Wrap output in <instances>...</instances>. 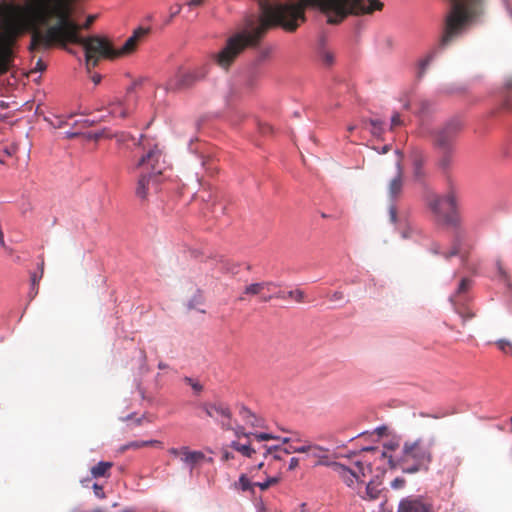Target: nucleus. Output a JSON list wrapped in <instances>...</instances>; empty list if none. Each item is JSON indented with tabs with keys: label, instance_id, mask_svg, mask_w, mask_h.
I'll use <instances>...</instances> for the list:
<instances>
[{
	"label": "nucleus",
	"instance_id": "obj_18",
	"mask_svg": "<svg viewBox=\"0 0 512 512\" xmlns=\"http://www.w3.org/2000/svg\"><path fill=\"white\" fill-rule=\"evenodd\" d=\"M285 448L280 446H273V447H266L263 446V457L265 459H269V464H271L273 461L275 462H281L284 459V456L287 454H284Z\"/></svg>",
	"mask_w": 512,
	"mask_h": 512
},
{
	"label": "nucleus",
	"instance_id": "obj_35",
	"mask_svg": "<svg viewBox=\"0 0 512 512\" xmlns=\"http://www.w3.org/2000/svg\"><path fill=\"white\" fill-rule=\"evenodd\" d=\"M241 414L252 426H257L256 422L254 421L255 416L251 413L250 410L243 408Z\"/></svg>",
	"mask_w": 512,
	"mask_h": 512
},
{
	"label": "nucleus",
	"instance_id": "obj_38",
	"mask_svg": "<svg viewBox=\"0 0 512 512\" xmlns=\"http://www.w3.org/2000/svg\"><path fill=\"white\" fill-rule=\"evenodd\" d=\"M322 59L326 65H331L334 61V56L330 52H324L322 55Z\"/></svg>",
	"mask_w": 512,
	"mask_h": 512
},
{
	"label": "nucleus",
	"instance_id": "obj_5",
	"mask_svg": "<svg viewBox=\"0 0 512 512\" xmlns=\"http://www.w3.org/2000/svg\"><path fill=\"white\" fill-rule=\"evenodd\" d=\"M207 417L213 419L223 430L233 429L232 411L228 404L222 401H204L197 405Z\"/></svg>",
	"mask_w": 512,
	"mask_h": 512
},
{
	"label": "nucleus",
	"instance_id": "obj_62",
	"mask_svg": "<svg viewBox=\"0 0 512 512\" xmlns=\"http://www.w3.org/2000/svg\"><path fill=\"white\" fill-rule=\"evenodd\" d=\"M136 424H137V425H140V424H141V419H140V418L136 420Z\"/></svg>",
	"mask_w": 512,
	"mask_h": 512
},
{
	"label": "nucleus",
	"instance_id": "obj_1",
	"mask_svg": "<svg viewBox=\"0 0 512 512\" xmlns=\"http://www.w3.org/2000/svg\"><path fill=\"white\" fill-rule=\"evenodd\" d=\"M451 9L445 17L441 36L437 44L418 63V76L422 77L432 60L465 30L468 23L481 15L485 0H449ZM260 13L246 19L245 29L227 40L219 52L217 62L228 68L235 58L246 48L255 47L272 28L281 26L288 32L295 31L305 20V8H318L327 16L329 24H339L349 15L372 14L381 11L384 4L380 0H299L297 3H273L271 0H258Z\"/></svg>",
	"mask_w": 512,
	"mask_h": 512
},
{
	"label": "nucleus",
	"instance_id": "obj_51",
	"mask_svg": "<svg viewBox=\"0 0 512 512\" xmlns=\"http://www.w3.org/2000/svg\"><path fill=\"white\" fill-rule=\"evenodd\" d=\"M92 81L95 83V84H99L100 81H101V75L99 74H95L92 76Z\"/></svg>",
	"mask_w": 512,
	"mask_h": 512
},
{
	"label": "nucleus",
	"instance_id": "obj_4",
	"mask_svg": "<svg viewBox=\"0 0 512 512\" xmlns=\"http://www.w3.org/2000/svg\"><path fill=\"white\" fill-rule=\"evenodd\" d=\"M207 75L205 66L195 68L193 70H184L180 68L165 83V89L171 92H177L193 87L197 82L201 81Z\"/></svg>",
	"mask_w": 512,
	"mask_h": 512
},
{
	"label": "nucleus",
	"instance_id": "obj_32",
	"mask_svg": "<svg viewBox=\"0 0 512 512\" xmlns=\"http://www.w3.org/2000/svg\"><path fill=\"white\" fill-rule=\"evenodd\" d=\"M287 296L298 303H303L305 301V293L300 289L289 291Z\"/></svg>",
	"mask_w": 512,
	"mask_h": 512
},
{
	"label": "nucleus",
	"instance_id": "obj_59",
	"mask_svg": "<svg viewBox=\"0 0 512 512\" xmlns=\"http://www.w3.org/2000/svg\"><path fill=\"white\" fill-rule=\"evenodd\" d=\"M354 129H355V126H349V127H348V131H349V132H352Z\"/></svg>",
	"mask_w": 512,
	"mask_h": 512
},
{
	"label": "nucleus",
	"instance_id": "obj_15",
	"mask_svg": "<svg viewBox=\"0 0 512 512\" xmlns=\"http://www.w3.org/2000/svg\"><path fill=\"white\" fill-rule=\"evenodd\" d=\"M307 454H309V456H311L317 460L316 465H323V466L331 467V464L333 463L330 461V458H329V449L325 448L323 446L309 443V449H308Z\"/></svg>",
	"mask_w": 512,
	"mask_h": 512
},
{
	"label": "nucleus",
	"instance_id": "obj_43",
	"mask_svg": "<svg viewBox=\"0 0 512 512\" xmlns=\"http://www.w3.org/2000/svg\"><path fill=\"white\" fill-rule=\"evenodd\" d=\"M299 465V459L296 457H292L289 462V470H294Z\"/></svg>",
	"mask_w": 512,
	"mask_h": 512
},
{
	"label": "nucleus",
	"instance_id": "obj_11",
	"mask_svg": "<svg viewBox=\"0 0 512 512\" xmlns=\"http://www.w3.org/2000/svg\"><path fill=\"white\" fill-rule=\"evenodd\" d=\"M273 288H277V285L273 282H258V283H252L245 287L243 294L244 295H252V296H259L260 301L262 302H269L272 300V295L266 294L265 291H272Z\"/></svg>",
	"mask_w": 512,
	"mask_h": 512
},
{
	"label": "nucleus",
	"instance_id": "obj_2",
	"mask_svg": "<svg viewBox=\"0 0 512 512\" xmlns=\"http://www.w3.org/2000/svg\"><path fill=\"white\" fill-rule=\"evenodd\" d=\"M435 444L434 437L427 440L417 438L406 440L399 453L387 455L382 453L391 468L400 467L405 473H417L427 471L433 460L432 448Z\"/></svg>",
	"mask_w": 512,
	"mask_h": 512
},
{
	"label": "nucleus",
	"instance_id": "obj_31",
	"mask_svg": "<svg viewBox=\"0 0 512 512\" xmlns=\"http://www.w3.org/2000/svg\"><path fill=\"white\" fill-rule=\"evenodd\" d=\"M309 443L305 442L303 445L296 446L293 444H290L288 447H285L284 454H291V453H307L309 449Z\"/></svg>",
	"mask_w": 512,
	"mask_h": 512
},
{
	"label": "nucleus",
	"instance_id": "obj_26",
	"mask_svg": "<svg viewBox=\"0 0 512 512\" xmlns=\"http://www.w3.org/2000/svg\"><path fill=\"white\" fill-rule=\"evenodd\" d=\"M424 161L421 156H416L413 160V174L416 180L423 179L425 173L423 170Z\"/></svg>",
	"mask_w": 512,
	"mask_h": 512
},
{
	"label": "nucleus",
	"instance_id": "obj_46",
	"mask_svg": "<svg viewBox=\"0 0 512 512\" xmlns=\"http://www.w3.org/2000/svg\"><path fill=\"white\" fill-rule=\"evenodd\" d=\"M36 69H37L38 71H43V70H45V69H46V66H45V64L43 63V61H42L41 59H39V60L37 61V63H36Z\"/></svg>",
	"mask_w": 512,
	"mask_h": 512
},
{
	"label": "nucleus",
	"instance_id": "obj_27",
	"mask_svg": "<svg viewBox=\"0 0 512 512\" xmlns=\"http://www.w3.org/2000/svg\"><path fill=\"white\" fill-rule=\"evenodd\" d=\"M280 480H281V473L279 472L278 474H276L274 476L267 477V479L264 482H255V486L259 487L260 490L265 491L268 488H270L271 486L278 484L280 482Z\"/></svg>",
	"mask_w": 512,
	"mask_h": 512
},
{
	"label": "nucleus",
	"instance_id": "obj_39",
	"mask_svg": "<svg viewBox=\"0 0 512 512\" xmlns=\"http://www.w3.org/2000/svg\"><path fill=\"white\" fill-rule=\"evenodd\" d=\"M401 124H402V121L400 118V114L395 113L391 118V128L393 129L394 127L399 126Z\"/></svg>",
	"mask_w": 512,
	"mask_h": 512
},
{
	"label": "nucleus",
	"instance_id": "obj_10",
	"mask_svg": "<svg viewBox=\"0 0 512 512\" xmlns=\"http://www.w3.org/2000/svg\"><path fill=\"white\" fill-rule=\"evenodd\" d=\"M169 453L175 457H180V460L186 466H188L191 471L196 465H198L201 461L205 459V455L203 452L192 451L186 446L180 448H170Z\"/></svg>",
	"mask_w": 512,
	"mask_h": 512
},
{
	"label": "nucleus",
	"instance_id": "obj_57",
	"mask_svg": "<svg viewBox=\"0 0 512 512\" xmlns=\"http://www.w3.org/2000/svg\"><path fill=\"white\" fill-rule=\"evenodd\" d=\"M290 441H293L291 438H284L283 443H289Z\"/></svg>",
	"mask_w": 512,
	"mask_h": 512
},
{
	"label": "nucleus",
	"instance_id": "obj_40",
	"mask_svg": "<svg viewBox=\"0 0 512 512\" xmlns=\"http://www.w3.org/2000/svg\"><path fill=\"white\" fill-rule=\"evenodd\" d=\"M389 216L390 220L395 223L397 220V209L394 205H391L389 208Z\"/></svg>",
	"mask_w": 512,
	"mask_h": 512
},
{
	"label": "nucleus",
	"instance_id": "obj_20",
	"mask_svg": "<svg viewBox=\"0 0 512 512\" xmlns=\"http://www.w3.org/2000/svg\"><path fill=\"white\" fill-rule=\"evenodd\" d=\"M255 482H251L246 474H241L239 479L231 484V489L235 491H250L254 493Z\"/></svg>",
	"mask_w": 512,
	"mask_h": 512
},
{
	"label": "nucleus",
	"instance_id": "obj_60",
	"mask_svg": "<svg viewBox=\"0 0 512 512\" xmlns=\"http://www.w3.org/2000/svg\"><path fill=\"white\" fill-rule=\"evenodd\" d=\"M275 289L276 288H273L272 291H265V292H266V294H273Z\"/></svg>",
	"mask_w": 512,
	"mask_h": 512
},
{
	"label": "nucleus",
	"instance_id": "obj_56",
	"mask_svg": "<svg viewBox=\"0 0 512 512\" xmlns=\"http://www.w3.org/2000/svg\"><path fill=\"white\" fill-rule=\"evenodd\" d=\"M384 430H386V428H385V427H381V428H378V429H377V431H378V433H379V434H382Z\"/></svg>",
	"mask_w": 512,
	"mask_h": 512
},
{
	"label": "nucleus",
	"instance_id": "obj_19",
	"mask_svg": "<svg viewBox=\"0 0 512 512\" xmlns=\"http://www.w3.org/2000/svg\"><path fill=\"white\" fill-rule=\"evenodd\" d=\"M353 471L355 478L360 483H364V479L372 473V467L370 464L364 463L362 461H356L353 463L352 467H350Z\"/></svg>",
	"mask_w": 512,
	"mask_h": 512
},
{
	"label": "nucleus",
	"instance_id": "obj_16",
	"mask_svg": "<svg viewBox=\"0 0 512 512\" xmlns=\"http://www.w3.org/2000/svg\"><path fill=\"white\" fill-rule=\"evenodd\" d=\"M396 167L397 175L389 182L388 185V194L391 199H396L400 196L404 184L403 168L400 161L397 162Z\"/></svg>",
	"mask_w": 512,
	"mask_h": 512
},
{
	"label": "nucleus",
	"instance_id": "obj_34",
	"mask_svg": "<svg viewBox=\"0 0 512 512\" xmlns=\"http://www.w3.org/2000/svg\"><path fill=\"white\" fill-rule=\"evenodd\" d=\"M39 268H40V275H39V276H37V274H36V273H33V274L31 275V284H32V286H33V287H34L36 284H39V281H40V279H41V278H42V276H43V273H44V261H43V260H42V262L40 263Z\"/></svg>",
	"mask_w": 512,
	"mask_h": 512
},
{
	"label": "nucleus",
	"instance_id": "obj_45",
	"mask_svg": "<svg viewBox=\"0 0 512 512\" xmlns=\"http://www.w3.org/2000/svg\"><path fill=\"white\" fill-rule=\"evenodd\" d=\"M234 432H235V435L237 437H240V436H247V434L244 432V428L242 426H238L236 428L233 427Z\"/></svg>",
	"mask_w": 512,
	"mask_h": 512
},
{
	"label": "nucleus",
	"instance_id": "obj_63",
	"mask_svg": "<svg viewBox=\"0 0 512 512\" xmlns=\"http://www.w3.org/2000/svg\"><path fill=\"white\" fill-rule=\"evenodd\" d=\"M76 135H77L76 133H72V134H68V137H74Z\"/></svg>",
	"mask_w": 512,
	"mask_h": 512
},
{
	"label": "nucleus",
	"instance_id": "obj_48",
	"mask_svg": "<svg viewBox=\"0 0 512 512\" xmlns=\"http://www.w3.org/2000/svg\"><path fill=\"white\" fill-rule=\"evenodd\" d=\"M261 132H262L263 134L270 133V132H272V127H271L270 125H268V124H265V125H263V126L261 127Z\"/></svg>",
	"mask_w": 512,
	"mask_h": 512
},
{
	"label": "nucleus",
	"instance_id": "obj_29",
	"mask_svg": "<svg viewBox=\"0 0 512 512\" xmlns=\"http://www.w3.org/2000/svg\"><path fill=\"white\" fill-rule=\"evenodd\" d=\"M183 381L185 384L192 388L193 393L196 396H199L204 390V386L198 380L186 376L184 377Z\"/></svg>",
	"mask_w": 512,
	"mask_h": 512
},
{
	"label": "nucleus",
	"instance_id": "obj_24",
	"mask_svg": "<svg viewBox=\"0 0 512 512\" xmlns=\"http://www.w3.org/2000/svg\"><path fill=\"white\" fill-rule=\"evenodd\" d=\"M231 447L240 452L242 455L246 456V457H249L251 458L253 456V454L256 453V450L254 448H252L250 445L248 444H241L239 442H236V441H233L231 443Z\"/></svg>",
	"mask_w": 512,
	"mask_h": 512
},
{
	"label": "nucleus",
	"instance_id": "obj_23",
	"mask_svg": "<svg viewBox=\"0 0 512 512\" xmlns=\"http://www.w3.org/2000/svg\"><path fill=\"white\" fill-rule=\"evenodd\" d=\"M161 445V442L158 440H148V441H132L128 444L122 446L121 451H125L128 449H140L148 446Z\"/></svg>",
	"mask_w": 512,
	"mask_h": 512
},
{
	"label": "nucleus",
	"instance_id": "obj_17",
	"mask_svg": "<svg viewBox=\"0 0 512 512\" xmlns=\"http://www.w3.org/2000/svg\"><path fill=\"white\" fill-rule=\"evenodd\" d=\"M332 469L338 475V477L349 487H354L355 484H359L355 475L350 467H346L345 465L333 462L331 464Z\"/></svg>",
	"mask_w": 512,
	"mask_h": 512
},
{
	"label": "nucleus",
	"instance_id": "obj_50",
	"mask_svg": "<svg viewBox=\"0 0 512 512\" xmlns=\"http://www.w3.org/2000/svg\"><path fill=\"white\" fill-rule=\"evenodd\" d=\"M38 293V284H36L33 288V286L31 285V291H30V296L33 298L37 295Z\"/></svg>",
	"mask_w": 512,
	"mask_h": 512
},
{
	"label": "nucleus",
	"instance_id": "obj_37",
	"mask_svg": "<svg viewBox=\"0 0 512 512\" xmlns=\"http://www.w3.org/2000/svg\"><path fill=\"white\" fill-rule=\"evenodd\" d=\"M405 480L403 478L397 477L391 482V487L394 489H400L404 487Z\"/></svg>",
	"mask_w": 512,
	"mask_h": 512
},
{
	"label": "nucleus",
	"instance_id": "obj_7",
	"mask_svg": "<svg viewBox=\"0 0 512 512\" xmlns=\"http://www.w3.org/2000/svg\"><path fill=\"white\" fill-rule=\"evenodd\" d=\"M162 158L161 150L155 145L139 159L137 168H143L148 171L146 174L158 178L165 169V162Z\"/></svg>",
	"mask_w": 512,
	"mask_h": 512
},
{
	"label": "nucleus",
	"instance_id": "obj_55",
	"mask_svg": "<svg viewBox=\"0 0 512 512\" xmlns=\"http://www.w3.org/2000/svg\"><path fill=\"white\" fill-rule=\"evenodd\" d=\"M389 151V146H384L382 149V153H387Z\"/></svg>",
	"mask_w": 512,
	"mask_h": 512
},
{
	"label": "nucleus",
	"instance_id": "obj_49",
	"mask_svg": "<svg viewBox=\"0 0 512 512\" xmlns=\"http://www.w3.org/2000/svg\"><path fill=\"white\" fill-rule=\"evenodd\" d=\"M93 488L97 496H101L103 494V489L98 484H94Z\"/></svg>",
	"mask_w": 512,
	"mask_h": 512
},
{
	"label": "nucleus",
	"instance_id": "obj_13",
	"mask_svg": "<svg viewBox=\"0 0 512 512\" xmlns=\"http://www.w3.org/2000/svg\"><path fill=\"white\" fill-rule=\"evenodd\" d=\"M471 286V281L468 278H463L459 284L457 289V295L452 297L451 300L454 303L456 312L463 318V322L466 320L472 319L475 316V313L472 312L469 308L458 305L457 297L466 292Z\"/></svg>",
	"mask_w": 512,
	"mask_h": 512
},
{
	"label": "nucleus",
	"instance_id": "obj_12",
	"mask_svg": "<svg viewBox=\"0 0 512 512\" xmlns=\"http://www.w3.org/2000/svg\"><path fill=\"white\" fill-rule=\"evenodd\" d=\"M158 178L152 175L142 173L136 185V196L142 200L146 199L151 189H156Z\"/></svg>",
	"mask_w": 512,
	"mask_h": 512
},
{
	"label": "nucleus",
	"instance_id": "obj_47",
	"mask_svg": "<svg viewBox=\"0 0 512 512\" xmlns=\"http://www.w3.org/2000/svg\"><path fill=\"white\" fill-rule=\"evenodd\" d=\"M234 458L233 454L231 452H228V451H224L223 454H222V459L225 460V461H228L230 459Z\"/></svg>",
	"mask_w": 512,
	"mask_h": 512
},
{
	"label": "nucleus",
	"instance_id": "obj_61",
	"mask_svg": "<svg viewBox=\"0 0 512 512\" xmlns=\"http://www.w3.org/2000/svg\"><path fill=\"white\" fill-rule=\"evenodd\" d=\"M159 368H160V369H163V368H165V365H164V364H162V363H160V364H159Z\"/></svg>",
	"mask_w": 512,
	"mask_h": 512
},
{
	"label": "nucleus",
	"instance_id": "obj_6",
	"mask_svg": "<svg viewBox=\"0 0 512 512\" xmlns=\"http://www.w3.org/2000/svg\"><path fill=\"white\" fill-rule=\"evenodd\" d=\"M137 82H134L127 88L126 95L123 99L115 98L108 103V111L113 117L127 118L134 110L137 102V97L134 95V90Z\"/></svg>",
	"mask_w": 512,
	"mask_h": 512
},
{
	"label": "nucleus",
	"instance_id": "obj_54",
	"mask_svg": "<svg viewBox=\"0 0 512 512\" xmlns=\"http://www.w3.org/2000/svg\"><path fill=\"white\" fill-rule=\"evenodd\" d=\"M364 450L365 451H374V452L378 451V449L375 447H368V448H365Z\"/></svg>",
	"mask_w": 512,
	"mask_h": 512
},
{
	"label": "nucleus",
	"instance_id": "obj_36",
	"mask_svg": "<svg viewBox=\"0 0 512 512\" xmlns=\"http://www.w3.org/2000/svg\"><path fill=\"white\" fill-rule=\"evenodd\" d=\"M95 19H96V15H89L87 17L86 21L82 25L77 24L79 26L78 33L80 32L81 29H89L90 26L95 21Z\"/></svg>",
	"mask_w": 512,
	"mask_h": 512
},
{
	"label": "nucleus",
	"instance_id": "obj_44",
	"mask_svg": "<svg viewBox=\"0 0 512 512\" xmlns=\"http://www.w3.org/2000/svg\"><path fill=\"white\" fill-rule=\"evenodd\" d=\"M344 297L343 293L340 292V291H336L332 294L331 296V301H339V300H342Z\"/></svg>",
	"mask_w": 512,
	"mask_h": 512
},
{
	"label": "nucleus",
	"instance_id": "obj_30",
	"mask_svg": "<svg viewBox=\"0 0 512 512\" xmlns=\"http://www.w3.org/2000/svg\"><path fill=\"white\" fill-rule=\"evenodd\" d=\"M369 123L371 125V133L379 137L383 133V122L378 119L363 120V124Z\"/></svg>",
	"mask_w": 512,
	"mask_h": 512
},
{
	"label": "nucleus",
	"instance_id": "obj_21",
	"mask_svg": "<svg viewBox=\"0 0 512 512\" xmlns=\"http://www.w3.org/2000/svg\"><path fill=\"white\" fill-rule=\"evenodd\" d=\"M112 466V462L101 461L91 468V474L94 478L108 477Z\"/></svg>",
	"mask_w": 512,
	"mask_h": 512
},
{
	"label": "nucleus",
	"instance_id": "obj_28",
	"mask_svg": "<svg viewBox=\"0 0 512 512\" xmlns=\"http://www.w3.org/2000/svg\"><path fill=\"white\" fill-rule=\"evenodd\" d=\"M399 447H400L399 440H397V439L388 440L383 444V451L381 452V454L383 452H386L387 455L399 453L400 452V450H398ZM381 458L385 459L382 455H381Z\"/></svg>",
	"mask_w": 512,
	"mask_h": 512
},
{
	"label": "nucleus",
	"instance_id": "obj_22",
	"mask_svg": "<svg viewBox=\"0 0 512 512\" xmlns=\"http://www.w3.org/2000/svg\"><path fill=\"white\" fill-rule=\"evenodd\" d=\"M381 482L377 480H371L366 485V497L370 500H375L381 493Z\"/></svg>",
	"mask_w": 512,
	"mask_h": 512
},
{
	"label": "nucleus",
	"instance_id": "obj_8",
	"mask_svg": "<svg viewBox=\"0 0 512 512\" xmlns=\"http://www.w3.org/2000/svg\"><path fill=\"white\" fill-rule=\"evenodd\" d=\"M460 130L461 123L459 120L449 121L436 131L434 136L435 145L440 149H452L453 142Z\"/></svg>",
	"mask_w": 512,
	"mask_h": 512
},
{
	"label": "nucleus",
	"instance_id": "obj_64",
	"mask_svg": "<svg viewBox=\"0 0 512 512\" xmlns=\"http://www.w3.org/2000/svg\"><path fill=\"white\" fill-rule=\"evenodd\" d=\"M260 512H268L266 509H261Z\"/></svg>",
	"mask_w": 512,
	"mask_h": 512
},
{
	"label": "nucleus",
	"instance_id": "obj_58",
	"mask_svg": "<svg viewBox=\"0 0 512 512\" xmlns=\"http://www.w3.org/2000/svg\"><path fill=\"white\" fill-rule=\"evenodd\" d=\"M263 466H264V462H260V463L257 465V469H261Z\"/></svg>",
	"mask_w": 512,
	"mask_h": 512
},
{
	"label": "nucleus",
	"instance_id": "obj_33",
	"mask_svg": "<svg viewBox=\"0 0 512 512\" xmlns=\"http://www.w3.org/2000/svg\"><path fill=\"white\" fill-rule=\"evenodd\" d=\"M497 347L504 353H508L512 349V344L506 339H500L496 342Z\"/></svg>",
	"mask_w": 512,
	"mask_h": 512
},
{
	"label": "nucleus",
	"instance_id": "obj_25",
	"mask_svg": "<svg viewBox=\"0 0 512 512\" xmlns=\"http://www.w3.org/2000/svg\"><path fill=\"white\" fill-rule=\"evenodd\" d=\"M442 155L439 159V166L443 170H447L452 165V149H441Z\"/></svg>",
	"mask_w": 512,
	"mask_h": 512
},
{
	"label": "nucleus",
	"instance_id": "obj_52",
	"mask_svg": "<svg viewBox=\"0 0 512 512\" xmlns=\"http://www.w3.org/2000/svg\"><path fill=\"white\" fill-rule=\"evenodd\" d=\"M203 0H190L189 5L191 6H199L201 5Z\"/></svg>",
	"mask_w": 512,
	"mask_h": 512
},
{
	"label": "nucleus",
	"instance_id": "obj_53",
	"mask_svg": "<svg viewBox=\"0 0 512 512\" xmlns=\"http://www.w3.org/2000/svg\"><path fill=\"white\" fill-rule=\"evenodd\" d=\"M506 86L508 89L512 90V78L507 81Z\"/></svg>",
	"mask_w": 512,
	"mask_h": 512
},
{
	"label": "nucleus",
	"instance_id": "obj_14",
	"mask_svg": "<svg viewBox=\"0 0 512 512\" xmlns=\"http://www.w3.org/2000/svg\"><path fill=\"white\" fill-rule=\"evenodd\" d=\"M463 239H464L463 233L460 231L457 232L454 237V241H453V245H452L451 249L448 252L444 253V257L449 259L452 256L459 255L461 257V261L463 262V264H466L467 259H468V250H466L462 245Z\"/></svg>",
	"mask_w": 512,
	"mask_h": 512
},
{
	"label": "nucleus",
	"instance_id": "obj_3",
	"mask_svg": "<svg viewBox=\"0 0 512 512\" xmlns=\"http://www.w3.org/2000/svg\"><path fill=\"white\" fill-rule=\"evenodd\" d=\"M427 203L437 222L456 228L460 226L461 218L457 211L458 198L453 188H450L444 196L430 195Z\"/></svg>",
	"mask_w": 512,
	"mask_h": 512
},
{
	"label": "nucleus",
	"instance_id": "obj_9",
	"mask_svg": "<svg viewBox=\"0 0 512 512\" xmlns=\"http://www.w3.org/2000/svg\"><path fill=\"white\" fill-rule=\"evenodd\" d=\"M397 512H433V506L422 496H408L400 501Z\"/></svg>",
	"mask_w": 512,
	"mask_h": 512
},
{
	"label": "nucleus",
	"instance_id": "obj_41",
	"mask_svg": "<svg viewBox=\"0 0 512 512\" xmlns=\"http://www.w3.org/2000/svg\"><path fill=\"white\" fill-rule=\"evenodd\" d=\"M255 438L258 441H265V440H269V439H274V437L271 434H267V433L255 434Z\"/></svg>",
	"mask_w": 512,
	"mask_h": 512
},
{
	"label": "nucleus",
	"instance_id": "obj_42",
	"mask_svg": "<svg viewBox=\"0 0 512 512\" xmlns=\"http://www.w3.org/2000/svg\"><path fill=\"white\" fill-rule=\"evenodd\" d=\"M271 295H272V299H274V298L286 299L288 297L283 291H281V290L276 291V289L274 290V293Z\"/></svg>",
	"mask_w": 512,
	"mask_h": 512
}]
</instances>
